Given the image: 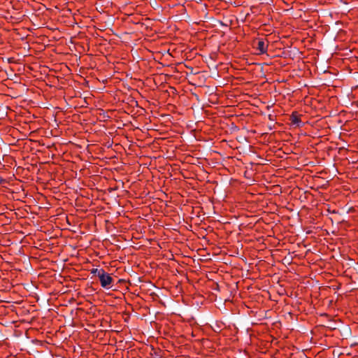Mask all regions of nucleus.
Returning <instances> with one entry per match:
<instances>
[{"mask_svg": "<svg viewBox=\"0 0 358 358\" xmlns=\"http://www.w3.org/2000/svg\"><path fill=\"white\" fill-rule=\"evenodd\" d=\"M104 271H105L103 269L92 268L91 273L96 275L99 278Z\"/></svg>", "mask_w": 358, "mask_h": 358, "instance_id": "4", "label": "nucleus"}, {"mask_svg": "<svg viewBox=\"0 0 358 358\" xmlns=\"http://www.w3.org/2000/svg\"><path fill=\"white\" fill-rule=\"evenodd\" d=\"M290 119L292 120V124H294L297 127H301L303 124L296 113H293L290 117Z\"/></svg>", "mask_w": 358, "mask_h": 358, "instance_id": "2", "label": "nucleus"}, {"mask_svg": "<svg viewBox=\"0 0 358 358\" xmlns=\"http://www.w3.org/2000/svg\"><path fill=\"white\" fill-rule=\"evenodd\" d=\"M99 278L101 282V285L103 288L108 289L111 287V283L113 282V279L110 274L104 271Z\"/></svg>", "mask_w": 358, "mask_h": 358, "instance_id": "1", "label": "nucleus"}, {"mask_svg": "<svg viewBox=\"0 0 358 358\" xmlns=\"http://www.w3.org/2000/svg\"><path fill=\"white\" fill-rule=\"evenodd\" d=\"M257 49L262 54L265 53L266 52L267 45H266L264 41L260 40L258 41Z\"/></svg>", "mask_w": 358, "mask_h": 358, "instance_id": "3", "label": "nucleus"}]
</instances>
